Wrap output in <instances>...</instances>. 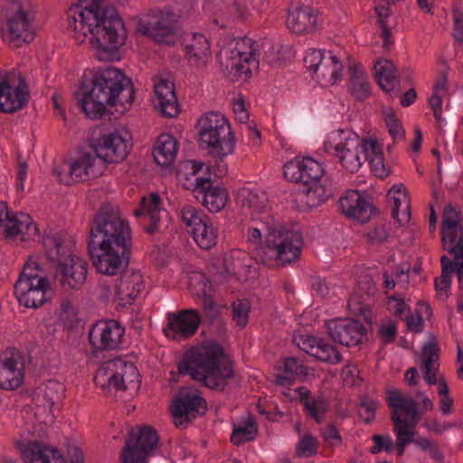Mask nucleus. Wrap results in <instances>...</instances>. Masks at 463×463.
<instances>
[{"mask_svg": "<svg viewBox=\"0 0 463 463\" xmlns=\"http://www.w3.org/2000/svg\"><path fill=\"white\" fill-rule=\"evenodd\" d=\"M202 308L208 324L214 328L215 334L218 336H223L226 333L225 324L217 304L211 296H203L202 298Z\"/></svg>", "mask_w": 463, "mask_h": 463, "instance_id": "obj_36", "label": "nucleus"}, {"mask_svg": "<svg viewBox=\"0 0 463 463\" xmlns=\"http://www.w3.org/2000/svg\"><path fill=\"white\" fill-rule=\"evenodd\" d=\"M90 148L99 164L122 162L129 154L128 140L118 132L104 134L90 140Z\"/></svg>", "mask_w": 463, "mask_h": 463, "instance_id": "obj_11", "label": "nucleus"}, {"mask_svg": "<svg viewBox=\"0 0 463 463\" xmlns=\"http://www.w3.org/2000/svg\"><path fill=\"white\" fill-rule=\"evenodd\" d=\"M42 271L43 269L41 265L37 261L33 260L32 257H30L24 264L23 270L15 283L28 282V284H30L37 282L39 279L46 278L40 274Z\"/></svg>", "mask_w": 463, "mask_h": 463, "instance_id": "obj_45", "label": "nucleus"}, {"mask_svg": "<svg viewBox=\"0 0 463 463\" xmlns=\"http://www.w3.org/2000/svg\"><path fill=\"white\" fill-rule=\"evenodd\" d=\"M252 59L246 53L240 51H232V56L224 61H221V66L224 74L231 79L232 81H239L243 79L246 80L250 74L249 64Z\"/></svg>", "mask_w": 463, "mask_h": 463, "instance_id": "obj_26", "label": "nucleus"}, {"mask_svg": "<svg viewBox=\"0 0 463 463\" xmlns=\"http://www.w3.org/2000/svg\"><path fill=\"white\" fill-rule=\"evenodd\" d=\"M65 393V386L57 380H49L37 389L38 399H43V406H47L50 411L58 405Z\"/></svg>", "mask_w": 463, "mask_h": 463, "instance_id": "obj_33", "label": "nucleus"}, {"mask_svg": "<svg viewBox=\"0 0 463 463\" xmlns=\"http://www.w3.org/2000/svg\"><path fill=\"white\" fill-rule=\"evenodd\" d=\"M318 445L319 442L315 436L307 434L299 440L297 446V454L306 457L314 456L317 453Z\"/></svg>", "mask_w": 463, "mask_h": 463, "instance_id": "obj_49", "label": "nucleus"}, {"mask_svg": "<svg viewBox=\"0 0 463 463\" xmlns=\"http://www.w3.org/2000/svg\"><path fill=\"white\" fill-rule=\"evenodd\" d=\"M11 5L14 14L7 17L10 41L20 47L23 43H32L35 38V32L29 14L23 9L21 4L11 0Z\"/></svg>", "mask_w": 463, "mask_h": 463, "instance_id": "obj_17", "label": "nucleus"}, {"mask_svg": "<svg viewBox=\"0 0 463 463\" xmlns=\"http://www.w3.org/2000/svg\"><path fill=\"white\" fill-rule=\"evenodd\" d=\"M158 443L159 436L154 427L140 425L131 429L121 450V463H145L155 455Z\"/></svg>", "mask_w": 463, "mask_h": 463, "instance_id": "obj_9", "label": "nucleus"}, {"mask_svg": "<svg viewBox=\"0 0 463 463\" xmlns=\"http://www.w3.org/2000/svg\"><path fill=\"white\" fill-rule=\"evenodd\" d=\"M124 72L114 67L93 69L85 72L76 96L79 104L86 116L91 119H101L112 112L107 106L115 105V99L122 90Z\"/></svg>", "mask_w": 463, "mask_h": 463, "instance_id": "obj_4", "label": "nucleus"}, {"mask_svg": "<svg viewBox=\"0 0 463 463\" xmlns=\"http://www.w3.org/2000/svg\"><path fill=\"white\" fill-rule=\"evenodd\" d=\"M51 288L50 281L47 278H41L37 282L15 283L14 289L18 302L26 307L38 308L44 305L48 298L46 291Z\"/></svg>", "mask_w": 463, "mask_h": 463, "instance_id": "obj_18", "label": "nucleus"}, {"mask_svg": "<svg viewBox=\"0 0 463 463\" xmlns=\"http://www.w3.org/2000/svg\"><path fill=\"white\" fill-rule=\"evenodd\" d=\"M385 123L392 138L404 137V129L392 109L384 111Z\"/></svg>", "mask_w": 463, "mask_h": 463, "instance_id": "obj_51", "label": "nucleus"}, {"mask_svg": "<svg viewBox=\"0 0 463 463\" xmlns=\"http://www.w3.org/2000/svg\"><path fill=\"white\" fill-rule=\"evenodd\" d=\"M232 319L236 322V325L243 328L249 321V313L250 310V302L246 299H237L232 302Z\"/></svg>", "mask_w": 463, "mask_h": 463, "instance_id": "obj_47", "label": "nucleus"}, {"mask_svg": "<svg viewBox=\"0 0 463 463\" xmlns=\"http://www.w3.org/2000/svg\"><path fill=\"white\" fill-rule=\"evenodd\" d=\"M51 449L42 442L33 441L21 449V456L24 463H50Z\"/></svg>", "mask_w": 463, "mask_h": 463, "instance_id": "obj_37", "label": "nucleus"}, {"mask_svg": "<svg viewBox=\"0 0 463 463\" xmlns=\"http://www.w3.org/2000/svg\"><path fill=\"white\" fill-rule=\"evenodd\" d=\"M17 226L21 231L19 234L22 235L23 241L34 240L35 236H40L37 223L33 222L31 216L24 213H19Z\"/></svg>", "mask_w": 463, "mask_h": 463, "instance_id": "obj_46", "label": "nucleus"}, {"mask_svg": "<svg viewBox=\"0 0 463 463\" xmlns=\"http://www.w3.org/2000/svg\"><path fill=\"white\" fill-rule=\"evenodd\" d=\"M350 91L355 99L362 101L370 95V84L364 71L356 64L349 66Z\"/></svg>", "mask_w": 463, "mask_h": 463, "instance_id": "obj_34", "label": "nucleus"}, {"mask_svg": "<svg viewBox=\"0 0 463 463\" xmlns=\"http://www.w3.org/2000/svg\"><path fill=\"white\" fill-rule=\"evenodd\" d=\"M43 246L47 260L55 265L54 282L64 293L82 288L88 275V263L73 253L74 241L66 232L44 234Z\"/></svg>", "mask_w": 463, "mask_h": 463, "instance_id": "obj_5", "label": "nucleus"}, {"mask_svg": "<svg viewBox=\"0 0 463 463\" xmlns=\"http://www.w3.org/2000/svg\"><path fill=\"white\" fill-rule=\"evenodd\" d=\"M445 69L439 73V78L435 81L433 86V92L439 93L440 91L448 90V80H449V68L447 65L446 61H443Z\"/></svg>", "mask_w": 463, "mask_h": 463, "instance_id": "obj_64", "label": "nucleus"}, {"mask_svg": "<svg viewBox=\"0 0 463 463\" xmlns=\"http://www.w3.org/2000/svg\"><path fill=\"white\" fill-rule=\"evenodd\" d=\"M257 431L256 421L253 418H249L243 427H239L233 430L231 435V441L234 445L238 446L245 441L251 440Z\"/></svg>", "mask_w": 463, "mask_h": 463, "instance_id": "obj_43", "label": "nucleus"}, {"mask_svg": "<svg viewBox=\"0 0 463 463\" xmlns=\"http://www.w3.org/2000/svg\"><path fill=\"white\" fill-rule=\"evenodd\" d=\"M325 58L324 52L321 50H312L304 58L305 66L308 71L318 74L319 66Z\"/></svg>", "mask_w": 463, "mask_h": 463, "instance_id": "obj_53", "label": "nucleus"}, {"mask_svg": "<svg viewBox=\"0 0 463 463\" xmlns=\"http://www.w3.org/2000/svg\"><path fill=\"white\" fill-rule=\"evenodd\" d=\"M125 329L116 320L99 321L89 332V341L93 352L114 350L121 343Z\"/></svg>", "mask_w": 463, "mask_h": 463, "instance_id": "obj_15", "label": "nucleus"}, {"mask_svg": "<svg viewBox=\"0 0 463 463\" xmlns=\"http://www.w3.org/2000/svg\"><path fill=\"white\" fill-rule=\"evenodd\" d=\"M114 366L112 362L105 363L99 368L94 378L96 384L105 389L106 386H113L117 391H126L128 389L125 384L124 376L115 373L111 367Z\"/></svg>", "mask_w": 463, "mask_h": 463, "instance_id": "obj_35", "label": "nucleus"}, {"mask_svg": "<svg viewBox=\"0 0 463 463\" xmlns=\"http://www.w3.org/2000/svg\"><path fill=\"white\" fill-rule=\"evenodd\" d=\"M374 70L377 82L384 91H392L400 83L398 70L392 61L379 60L374 64Z\"/></svg>", "mask_w": 463, "mask_h": 463, "instance_id": "obj_28", "label": "nucleus"}, {"mask_svg": "<svg viewBox=\"0 0 463 463\" xmlns=\"http://www.w3.org/2000/svg\"><path fill=\"white\" fill-rule=\"evenodd\" d=\"M225 358L224 349L214 341L187 351L178 363V373L190 375L211 390L222 392L234 376L233 362Z\"/></svg>", "mask_w": 463, "mask_h": 463, "instance_id": "obj_3", "label": "nucleus"}, {"mask_svg": "<svg viewBox=\"0 0 463 463\" xmlns=\"http://www.w3.org/2000/svg\"><path fill=\"white\" fill-rule=\"evenodd\" d=\"M199 147L219 161L232 154L235 136L228 119L221 113L210 111L202 116L195 125Z\"/></svg>", "mask_w": 463, "mask_h": 463, "instance_id": "obj_7", "label": "nucleus"}, {"mask_svg": "<svg viewBox=\"0 0 463 463\" xmlns=\"http://www.w3.org/2000/svg\"><path fill=\"white\" fill-rule=\"evenodd\" d=\"M160 203L161 197L156 193H152L149 199L146 196L141 198V206L147 210L143 223L144 231L149 235H154L158 231V224L160 222Z\"/></svg>", "mask_w": 463, "mask_h": 463, "instance_id": "obj_31", "label": "nucleus"}, {"mask_svg": "<svg viewBox=\"0 0 463 463\" xmlns=\"http://www.w3.org/2000/svg\"><path fill=\"white\" fill-rule=\"evenodd\" d=\"M460 225H463L460 213L451 204L446 205L442 213L440 228L450 229Z\"/></svg>", "mask_w": 463, "mask_h": 463, "instance_id": "obj_50", "label": "nucleus"}, {"mask_svg": "<svg viewBox=\"0 0 463 463\" xmlns=\"http://www.w3.org/2000/svg\"><path fill=\"white\" fill-rule=\"evenodd\" d=\"M339 208L346 217L360 223L368 222L373 215L378 213L372 195L364 191L348 190L345 196L340 197Z\"/></svg>", "mask_w": 463, "mask_h": 463, "instance_id": "obj_13", "label": "nucleus"}, {"mask_svg": "<svg viewBox=\"0 0 463 463\" xmlns=\"http://www.w3.org/2000/svg\"><path fill=\"white\" fill-rule=\"evenodd\" d=\"M327 403L324 399H319L318 403L307 410L308 415L315 419L317 423H321L324 420V415L327 411Z\"/></svg>", "mask_w": 463, "mask_h": 463, "instance_id": "obj_60", "label": "nucleus"}, {"mask_svg": "<svg viewBox=\"0 0 463 463\" xmlns=\"http://www.w3.org/2000/svg\"><path fill=\"white\" fill-rule=\"evenodd\" d=\"M324 174L322 165L311 156H296L283 166L286 179L303 184L299 200L308 209L319 206L334 194L331 185L321 184Z\"/></svg>", "mask_w": 463, "mask_h": 463, "instance_id": "obj_6", "label": "nucleus"}, {"mask_svg": "<svg viewBox=\"0 0 463 463\" xmlns=\"http://www.w3.org/2000/svg\"><path fill=\"white\" fill-rule=\"evenodd\" d=\"M288 27L295 33H311L317 28V14L309 5L292 4L287 18Z\"/></svg>", "mask_w": 463, "mask_h": 463, "instance_id": "obj_21", "label": "nucleus"}, {"mask_svg": "<svg viewBox=\"0 0 463 463\" xmlns=\"http://www.w3.org/2000/svg\"><path fill=\"white\" fill-rule=\"evenodd\" d=\"M145 288L140 271L124 269L116 283V297L121 302L131 304Z\"/></svg>", "mask_w": 463, "mask_h": 463, "instance_id": "obj_22", "label": "nucleus"}, {"mask_svg": "<svg viewBox=\"0 0 463 463\" xmlns=\"http://www.w3.org/2000/svg\"><path fill=\"white\" fill-rule=\"evenodd\" d=\"M207 176L198 177L195 181V191L203 194V204L212 213H218L227 203L229 194L226 188L213 186L211 178V166L206 167Z\"/></svg>", "mask_w": 463, "mask_h": 463, "instance_id": "obj_19", "label": "nucleus"}, {"mask_svg": "<svg viewBox=\"0 0 463 463\" xmlns=\"http://www.w3.org/2000/svg\"><path fill=\"white\" fill-rule=\"evenodd\" d=\"M287 119L289 125L311 120L317 128H323L335 119V115L320 107L316 109L313 118L306 110L295 109L288 114Z\"/></svg>", "mask_w": 463, "mask_h": 463, "instance_id": "obj_29", "label": "nucleus"}, {"mask_svg": "<svg viewBox=\"0 0 463 463\" xmlns=\"http://www.w3.org/2000/svg\"><path fill=\"white\" fill-rule=\"evenodd\" d=\"M96 157L91 153H83L68 168L72 177V183L94 179L103 175L106 166L103 164H96Z\"/></svg>", "mask_w": 463, "mask_h": 463, "instance_id": "obj_24", "label": "nucleus"}, {"mask_svg": "<svg viewBox=\"0 0 463 463\" xmlns=\"http://www.w3.org/2000/svg\"><path fill=\"white\" fill-rule=\"evenodd\" d=\"M441 243L444 250L453 254L456 260H463V225L456 228H440Z\"/></svg>", "mask_w": 463, "mask_h": 463, "instance_id": "obj_32", "label": "nucleus"}, {"mask_svg": "<svg viewBox=\"0 0 463 463\" xmlns=\"http://www.w3.org/2000/svg\"><path fill=\"white\" fill-rule=\"evenodd\" d=\"M343 68V64L338 61L336 56L329 53V56L323 60L319 66L318 74L317 75L318 78L321 77L324 80H326V77H330L333 80L332 84H335L341 80Z\"/></svg>", "mask_w": 463, "mask_h": 463, "instance_id": "obj_42", "label": "nucleus"}, {"mask_svg": "<svg viewBox=\"0 0 463 463\" xmlns=\"http://www.w3.org/2000/svg\"><path fill=\"white\" fill-rule=\"evenodd\" d=\"M19 213L10 212L5 202H0V234L5 238H14L20 233L17 226Z\"/></svg>", "mask_w": 463, "mask_h": 463, "instance_id": "obj_38", "label": "nucleus"}, {"mask_svg": "<svg viewBox=\"0 0 463 463\" xmlns=\"http://www.w3.org/2000/svg\"><path fill=\"white\" fill-rule=\"evenodd\" d=\"M265 246L257 249L255 259L258 262L270 266L273 261L285 266L299 259L302 237L299 233L283 226L268 227Z\"/></svg>", "mask_w": 463, "mask_h": 463, "instance_id": "obj_8", "label": "nucleus"}, {"mask_svg": "<svg viewBox=\"0 0 463 463\" xmlns=\"http://www.w3.org/2000/svg\"><path fill=\"white\" fill-rule=\"evenodd\" d=\"M154 92L156 95L155 107L160 109L162 116L171 118L179 114L180 108L174 82L161 80L155 85Z\"/></svg>", "mask_w": 463, "mask_h": 463, "instance_id": "obj_23", "label": "nucleus"}, {"mask_svg": "<svg viewBox=\"0 0 463 463\" xmlns=\"http://www.w3.org/2000/svg\"><path fill=\"white\" fill-rule=\"evenodd\" d=\"M186 58L195 64L205 63L211 56L208 39L201 33H194L190 43H183Z\"/></svg>", "mask_w": 463, "mask_h": 463, "instance_id": "obj_30", "label": "nucleus"}, {"mask_svg": "<svg viewBox=\"0 0 463 463\" xmlns=\"http://www.w3.org/2000/svg\"><path fill=\"white\" fill-rule=\"evenodd\" d=\"M206 401L197 393V391L184 386L173 400L170 411L175 418V425L180 428L183 424L191 422L197 416L206 413Z\"/></svg>", "mask_w": 463, "mask_h": 463, "instance_id": "obj_10", "label": "nucleus"}, {"mask_svg": "<svg viewBox=\"0 0 463 463\" xmlns=\"http://www.w3.org/2000/svg\"><path fill=\"white\" fill-rule=\"evenodd\" d=\"M69 24L75 38L83 43L91 34L90 43L100 61H118L119 48L125 44L128 33L123 19L112 5L104 0H80L70 9Z\"/></svg>", "mask_w": 463, "mask_h": 463, "instance_id": "obj_2", "label": "nucleus"}, {"mask_svg": "<svg viewBox=\"0 0 463 463\" xmlns=\"http://www.w3.org/2000/svg\"><path fill=\"white\" fill-rule=\"evenodd\" d=\"M391 420L393 421V430L396 433L397 441L402 442L404 446L414 443L416 440L414 439L415 432L411 430H406V428H402V423H407V420L401 418L396 411H392Z\"/></svg>", "mask_w": 463, "mask_h": 463, "instance_id": "obj_44", "label": "nucleus"}, {"mask_svg": "<svg viewBox=\"0 0 463 463\" xmlns=\"http://www.w3.org/2000/svg\"><path fill=\"white\" fill-rule=\"evenodd\" d=\"M135 99V88L132 80L124 74L122 80V90L118 92V96L115 99L116 111L124 114L128 110Z\"/></svg>", "mask_w": 463, "mask_h": 463, "instance_id": "obj_41", "label": "nucleus"}, {"mask_svg": "<svg viewBox=\"0 0 463 463\" xmlns=\"http://www.w3.org/2000/svg\"><path fill=\"white\" fill-rule=\"evenodd\" d=\"M339 162L350 173L356 172L362 165L359 156L356 153L351 152L348 155H339Z\"/></svg>", "mask_w": 463, "mask_h": 463, "instance_id": "obj_56", "label": "nucleus"}, {"mask_svg": "<svg viewBox=\"0 0 463 463\" xmlns=\"http://www.w3.org/2000/svg\"><path fill=\"white\" fill-rule=\"evenodd\" d=\"M372 439L374 443V445L370 449V452L372 454H377L382 450H384L388 453L392 451L393 443L389 436L384 437L379 434H375L372 437Z\"/></svg>", "mask_w": 463, "mask_h": 463, "instance_id": "obj_54", "label": "nucleus"}, {"mask_svg": "<svg viewBox=\"0 0 463 463\" xmlns=\"http://www.w3.org/2000/svg\"><path fill=\"white\" fill-rule=\"evenodd\" d=\"M372 172L380 178L388 176L389 170L385 167L383 153L373 156L368 158Z\"/></svg>", "mask_w": 463, "mask_h": 463, "instance_id": "obj_55", "label": "nucleus"}, {"mask_svg": "<svg viewBox=\"0 0 463 463\" xmlns=\"http://www.w3.org/2000/svg\"><path fill=\"white\" fill-rule=\"evenodd\" d=\"M17 74L15 71L0 73V102H2L7 89H12V83Z\"/></svg>", "mask_w": 463, "mask_h": 463, "instance_id": "obj_62", "label": "nucleus"}, {"mask_svg": "<svg viewBox=\"0 0 463 463\" xmlns=\"http://www.w3.org/2000/svg\"><path fill=\"white\" fill-rule=\"evenodd\" d=\"M136 30L156 43L167 45H174L181 36L176 23L162 14L146 15L140 18L137 23Z\"/></svg>", "mask_w": 463, "mask_h": 463, "instance_id": "obj_12", "label": "nucleus"}, {"mask_svg": "<svg viewBox=\"0 0 463 463\" xmlns=\"http://www.w3.org/2000/svg\"><path fill=\"white\" fill-rule=\"evenodd\" d=\"M132 232L128 221L110 203L103 204L90 226L88 251L97 271L115 276L126 269L132 255Z\"/></svg>", "mask_w": 463, "mask_h": 463, "instance_id": "obj_1", "label": "nucleus"}, {"mask_svg": "<svg viewBox=\"0 0 463 463\" xmlns=\"http://www.w3.org/2000/svg\"><path fill=\"white\" fill-rule=\"evenodd\" d=\"M362 152L364 153V159H368L373 156L382 153V148L376 139L364 138L361 142Z\"/></svg>", "mask_w": 463, "mask_h": 463, "instance_id": "obj_58", "label": "nucleus"}, {"mask_svg": "<svg viewBox=\"0 0 463 463\" xmlns=\"http://www.w3.org/2000/svg\"><path fill=\"white\" fill-rule=\"evenodd\" d=\"M378 402L370 398H364L360 403L361 410L359 411L360 417H364V421L366 424L373 422L375 417V411Z\"/></svg>", "mask_w": 463, "mask_h": 463, "instance_id": "obj_52", "label": "nucleus"}, {"mask_svg": "<svg viewBox=\"0 0 463 463\" xmlns=\"http://www.w3.org/2000/svg\"><path fill=\"white\" fill-rule=\"evenodd\" d=\"M331 340L347 347L356 346L366 338L365 326L356 318H335L326 323Z\"/></svg>", "mask_w": 463, "mask_h": 463, "instance_id": "obj_14", "label": "nucleus"}, {"mask_svg": "<svg viewBox=\"0 0 463 463\" xmlns=\"http://www.w3.org/2000/svg\"><path fill=\"white\" fill-rule=\"evenodd\" d=\"M164 333L168 338L186 339L193 336L202 322V317L196 309H184L175 313H168Z\"/></svg>", "mask_w": 463, "mask_h": 463, "instance_id": "obj_16", "label": "nucleus"}, {"mask_svg": "<svg viewBox=\"0 0 463 463\" xmlns=\"http://www.w3.org/2000/svg\"><path fill=\"white\" fill-rule=\"evenodd\" d=\"M194 240L198 245L204 250H209L216 244L217 231L207 217V221H203L196 228L192 230Z\"/></svg>", "mask_w": 463, "mask_h": 463, "instance_id": "obj_39", "label": "nucleus"}, {"mask_svg": "<svg viewBox=\"0 0 463 463\" xmlns=\"http://www.w3.org/2000/svg\"><path fill=\"white\" fill-rule=\"evenodd\" d=\"M453 37L458 43H463V12L458 7L452 9Z\"/></svg>", "mask_w": 463, "mask_h": 463, "instance_id": "obj_57", "label": "nucleus"}, {"mask_svg": "<svg viewBox=\"0 0 463 463\" xmlns=\"http://www.w3.org/2000/svg\"><path fill=\"white\" fill-rule=\"evenodd\" d=\"M429 104L433 111L434 118L438 122L442 120V97L439 93L433 92L429 99Z\"/></svg>", "mask_w": 463, "mask_h": 463, "instance_id": "obj_61", "label": "nucleus"}, {"mask_svg": "<svg viewBox=\"0 0 463 463\" xmlns=\"http://www.w3.org/2000/svg\"><path fill=\"white\" fill-rule=\"evenodd\" d=\"M296 392L298 393L299 402L303 405L305 411L310 409L317 403H318V400L309 399L311 392L305 386H300L296 389Z\"/></svg>", "mask_w": 463, "mask_h": 463, "instance_id": "obj_63", "label": "nucleus"}, {"mask_svg": "<svg viewBox=\"0 0 463 463\" xmlns=\"http://www.w3.org/2000/svg\"><path fill=\"white\" fill-rule=\"evenodd\" d=\"M176 153V139L172 135L161 134L153 150L155 162L163 167H168L175 161Z\"/></svg>", "mask_w": 463, "mask_h": 463, "instance_id": "obj_27", "label": "nucleus"}, {"mask_svg": "<svg viewBox=\"0 0 463 463\" xmlns=\"http://www.w3.org/2000/svg\"><path fill=\"white\" fill-rule=\"evenodd\" d=\"M431 342L427 343L422 346V356L423 359L430 358V360L435 363L439 358V347L434 335H431Z\"/></svg>", "mask_w": 463, "mask_h": 463, "instance_id": "obj_59", "label": "nucleus"}, {"mask_svg": "<svg viewBox=\"0 0 463 463\" xmlns=\"http://www.w3.org/2000/svg\"><path fill=\"white\" fill-rule=\"evenodd\" d=\"M20 354L14 351L6 352L0 356V387L5 390H14L24 381V373L20 362Z\"/></svg>", "mask_w": 463, "mask_h": 463, "instance_id": "obj_20", "label": "nucleus"}, {"mask_svg": "<svg viewBox=\"0 0 463 463\" xmlns=\"http://www.w3.org/2000/svg\"><path fill=\"white\" fill-rule=\"evenodd\" d=\"M18 85L15 89H7L6 93L0 102V111L3 113H14L27 106L30 91L29 86L21 74H17Z\"/></svg>", "mask_w": 463, "mask_h": 463, "instance_id": "obj_25", "label": "nucleus"}, {"mask_svg": "<svg viewBox=\"0 0 463 463\" xmlns=\"http://www.w3.org/2000/svg\"><path fill=\"white\" fill-rule=\"evenodd\" d=\"M309 355L328 364H337L343 360V356L336 347L326 342L324 338L321 339L317 346L316 352H310Z\"/></svg>", "mask_w": 463, "mask_h": 463, "instance_id": "obj_40", "label": "nucleus"}, {"mask_svg": "<svg viewBox=\"0 0 463 463\" xmlns=\"http://www.w3.org/2000/svg\"><path fill=\"white\" fill-rule=\"evenodd\" d=\"M207 215L200 213V211L192 205H186L181 210L182 221L187 227L196 228L203 221H207Z\"/></svg>", "mask_w": 463, "mask_h": 463, "instance_id": "obj_48", "label": "nucleus"}]
</instances>
